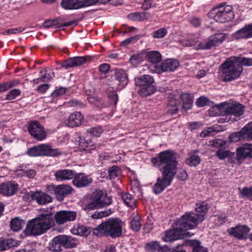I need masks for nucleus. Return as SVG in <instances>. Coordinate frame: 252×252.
<instances>
[{
	"mask_svg": "<svg viewBox=\"0 0 252 252\" xmlns=\"http://www.w3.org/2000/svg\"><path fill=\"white\" fill-rule=\"evenodd\" d=\"M73 231H75L73 232L74 234L81 236L87 237L92 231L93 232V230L90 227L79 224Z\"/></svg>",
	"mask_w": 252,
	"mask_h": 252,
	"instance_id": "473e14b6",
	"label": "nucleus"
},
{
	"mask_svg": "<svg viewBox=\"0 0 252 252\" xmlns=\"http://www.w3.org/2000/svg\"><path fill=\"white\" fill-rule=\"evenodd\" d=\"M27 198L32 201H35L40 205H46L52 202L50 195L42 191H30L27 194Z\"/></svg>",
	"mask_w": 252,
	"mask_h": 252,
	"instance_id": "f8f14e48",
	"label": "nucleus"
},
{
	"mask_svg": "<svg viewBox=\"0 0 252 252\" xmlns=\"http://www.w3.org/2000/svg\"><path fill=\"white\" fill-rule=\"evenodd\" d=\"M84 120L83 116L78 112H75L70 115L66 125L71 127L80 126Z\"/></svg>",
	"mask_w": 252,
	"mask_h": 252,
	"instance_id": "b1692460",
	"label": "nucleus"
},
{
	"mask_svg": "<svg viewBox=\"0 0 252 252\" xmlns=\"http://www.w3.org/2000/svg\"><path fill=\"white\" fill-rule=\"evenodd\" d=\"M180 98L183 102V108L185 110L190 109L192 105V96L189 94H184L181 95Z\"/></svg>",
	"mask_w": 252,
	"mask_h": 252,
	"instance_id": "f704fd0d",
	"label": "nucleus"
},
{
	"mask_svg": "<svg viewBox=\"0 0 252 252\" xmlns=\"http://www.w3.org/2000/svg\"><path fill=\"white\" fill-rule=\"evenodd\" d=\"M156 91V88L153 85L148 86L141 87L138 93L141 96L146 97L154 94Z\"/></svg>",
	"mask_w": 252,
	"mask_h": 252,
	"instance_id": "58836bf2",
	"label": "nucleus"
},
{
	"mask_svg": "<svg viewBox=\"0 0 252 252\" xmlns=\"http://www.w3.org/2000/svg\"><path fill=\"white\" fill-rule=\"evenodd\" d=\"M240 192L242 197H246L252 200V187L250 188H245L239 189Z\"/></svg>",
	"mask_w": 252,
	"mask_h": 252,
	"instance_id": "864d4df0",
	"label": "nucleus"
},
{
	"mask_svg": "<svg viewBox=\"0 0 252 252\" xmlns=\"http://www.w3.org/2000/svg\"><path fill=\"white\" fill-rule=\"evenodd\" d=\"M124 223L119 218H109L103 221L93 231L94 235L99 236H109L112 238L120 237L122 234Z\"/></svg>",
	"mask_w": 252,
	"mask_h": 252,
	"instance_id": "7ed1b4c3",
	"label": "nucleus"
},
{
	"mask_svg": "<svg viewBox=\"0 0 252 252\" xmlns=\"http://www.w3.org/2000/svg\"><path fill=\"white\" fill-rule=\"evenodd\" d=\"M113 212V210L109 209L104 211L95 212L92 215V218L94 219H100L108 216Z\"/></svg>",
	"mask_w": 252,
	"mask_h": 252,
	"instance_id": "49530a36",
	"label": "nucleus"
},
{
	"mask_svg": "<svg viewBox=\"0 0 252 252\" xmlns=\"http://www.w3.org/2000/svg\"><path fill=\"white\" fill-rule=\"evenodd\" d=\"M141 219L138 215L135 216L131 220L130 227L135 231H138L141 228Z\"/></svg>",
	"mask_w": 252,
	"mask_h": 252,
	"instance_id": "79ce46f5",
	"label": "nucleus"
},
{
	"mask_svg": "<svg viewBox=\"0 0 252 252\" xmlns=\"http://www.w3.org/2000/svg\"><path fill=\"white\" fill-rule=\"evenodd\" d=\"M161 248L160 243L157 241H151L147 243L144 249L147 252H159Z\"/></svg>",
	"mask_w": 252,
	"mask_h": 252,
	"instance_id": "72a5a7b5",
	"label": "nucleus"
},
{
	"mask_svg": "<svg viewBox=\"0 0 252 252\" xmlns=\"http://www.w3.org/2000/svg\"><path fill=\"white\" fill-rule=\"evenodd\" d=\"M179 101L175 99L173 96H171L169 98L167 104L168 113L171 115L176 113L179 110Z\"/></svg>",
	"mask_w": 252,
	"mask_h": 252,
	"instance_id": "c756f323",
	"label": "nucleus"
},
{
	"mask_svg": "<svg viewBox=\"0 0 252 252\" xmlns=\"http://www.w3.org/2000/svg\"><path fill=\"white\" fill-rule=\"evenodd\" d=\"M235 60L240 65L252 66V58L242 57H234Z\"/></svg>",
	"mask_w": 252,
	"mask_h": 252,
	"instance_id": "c03bdc74",
	"label": "nucleus"
},
{
	"mask_svg": "<svg viewBox=\"0 0 252 252\" xmlns=\"http://www.w3.org/2000/svg\"><path fill=\"white\" fill-rule=\"evenodd\" d=\"M208 208V205L206 202L199 201L196 204L195 213L186 212L182 217L193 228L204 220Z\"/></svg>",
	"mask_w": 252,
	"mask_h": 252,
	"instance_id": "423d86ee",
	"label": "nucleus"
},
{
	"mask_svg": "<svg viewBox=\"0 0 252 252\" xmlns=\"http://www.w3.org/2000/svg\"><path fill=\"white\" fill-rule=\"evenodd\" d=\"M56 21L55 20H48L43 23V27L46 29L51 28L56 25Z\"/></svg>",
	"mask_w": 252,
	"mask_h": 252,
	"instance_id": "774afa93",
	"label": "nucleus"
},
{
	"mask_svg": "<svg viewBox=\"0 0 252 252\" xmlns=\"http://www.w3.org/2000/svg\"><path fill=\"white\" fill-rule=\"evenodd\" d=\"M147 57L149 62L153 64H156L161 61V55L158 51H153L149 52L147 54Z\"/></svg>",
	"mask_w": 252,
	"mask_h": 252,
	"instance_id": "e433bc0d",
	"label": "nucleus"
},
{
	"mask_svg": "<svg viewBox=\"0 0 252 252\" xmlns=\"http://www.w3.org/2000/svg\"><path fill=\"white\" fill-rule=\"evenodd\" d=\"M21 94V91L18 89H15L10 91L5 97V100H12Z\"/></svg>",
	"mask_w": 252,
	"mask_h": 252,
	"instance_id": "3c124183",
	"label": "nucleus"
},
{
	"mask_svg": "<svg viewBox=\"0 0 252 252\" xmlns=\"http://www.w3.org/2000/svg\"><path fill=\"white\" fill-rule=\"evenodd\" d=\"M225 145V143L219 139L216 140L213 142V145L215 147L220 146L219 149L216 152V156L220 159H223L226 158H231L234 154L228 150H223L222 147Z\"/></svg>",
	"mask_w": 252,
	"mask_h": 252,
	"instance_id": "412c9836",
	"label": "nucleus"
},
{
	"mask_svg": "<svg viewBox=\"0 0 252 252\" xmlns=\"http://www.w3.org/2000/svg\"><path fill=\"white\" fill-rule=\"evenodd\" d=\"M54 223L53 213L50 209L28 220L24 233L26 236H39L50 229Z\"/></svg>",
	"mask_w": 252,
	"mask_h": 252,
	"instance_id": "f03ea898",
	"label": "nucleus"
},
{
	"mask_svg": "<svg viewBox=\"0 0 252 252\" xmlns=\"http://www.w3.org/2000/svg\"><path fill=\"white\" fill-rule=\"evenodd\" d=\"M66 89L65 88H60L58 89L55 90L52 94V96L53 97L60 96L64 94L65 93Z\"/></svg>",
	"mask_w": 252,
	"mask_h": 252,
	"instance_id": "680f3d73",
	"label": "nucleus"
},
{
	"mask_svg": "<svg viewBox=\"0 0 252 252\" xmlns=\"http://www.w3.org/2000/svg\"><path fill=\"white\" fill-rule=\"evenodd\" d=\"M232 10L233 8L230 5L221 6L212 9L209 15L216 22L225 23L234 18V14Z\"/></svg>",
	"mask_w": 252,
	"mask_h": 252,
	"instance_id": "1a4fd4ad",
	"label": "nucleus"
},
{
	"mask_svg": "<svg viewBox=\"0 0 252 252\" xmlns=\"http://www.w3.org/2000/svg\"><path fill=\"white\" fill-rule=\"evenodd\" d=\"M60 238L59 236L54 237L50 246V250L53 252H57L62 250V243L60 242Z\"/></svg>",
	"mask_w": 252,
	"mask_h": 252,
	"instance_id": "ea45409f",
	"label": "nucleus"
},
{
	"mask_svg": "<svg viewBox=\"0 0 252 252\" xmlns=\"http://www.w3.org/2000/svg\"><path fill=\"white\" fill-rule=\"evenodd\" d=\"M179 65L178 60L173 59H167L160 65V70L162 72L173 71L178 68Z\"/></svg>",
	"mask_w": 252,
	"mask_h": 252,
	"instance_id": "4be33fe9",
	"label": "nucleus"
},
{
	"mask_svg": "<svg viewBox=\"0 0 252 252\" xmlns=\"http://www.w3.org/2000/svg\"><path fill=\"white\" fill-rule=\"evenodd\" d=\"M86 61L85 57H75L63 62L62 66L65 68L76 67L84 64Z\"/></svg>",
	"mask_w": 252,
	"mask_h": 252,
	"instance_id": "aec40b11",
	"label": "nucleus"
},
{
	"mask_svg": "<svg viewBox=\"0 0 252 252\" xmlns=\"http://www.w3.org/2000/svg\"><path fill=\"white\" fill-rule=\"evenodd\" d=\"M232 37L235 39H248L251 38L252 36L248 25H245L243 28L233 33Z\"/></svg>",
	"mask_w": 252,
	"mask_h": 252,
	"instance_id": "cd10ccee",
	"label": "nucleus"
},
{
	"mask_svg": "<svg viewBox=\"0 0 252 252\" xmlns=\"http://www.w3.org/2000/svg\"><path fill=\"white\" fill-rule=\"evenodd\" d=\"M112 199L105 190H98L93 193L91 200L88 203L86 209L90 211L107 207L112 204Z\"/></svg>",
	"mask_w": 252,
	"mask_h": 252,
	"instance_id": "0eeeda50",
	"label": "nucleus"
},
{
	"mask_svg": "<svg viewBox=\"0 0 252 252\" xmlns=\"http://www.w3.org/2000/svg\"><path fill=\"white\" fill-rule=\"evenodd\" d=\"M225 35L223 33H218L209 36L207 41L201 42L195 46L196 50H208L220 44L225 39Z\"/></svg>",
	"mask_w": 252,
	"mask_h": 252,
	"instance_id": "9d476101",
	"label": "nucleus"
},
{
	"mask_svg": "<svg viewBox=\"0 0 252 252\" xmlns=\"http://www.w3.org/2000/svg\"><path fill=\"white\" fill-rule=\"evenodd\" d=\"M25 222L18 218L12 219L10 222L11 229L14 231H18L25 225Z\"/></svg>",
	"mask_w": 252,
	"mask_h": 252,
	"instance_id": "4c0bfd02",
	"label": "nucleus"
},
{
	"mask_svg": "<svg viewBox=\"0 0 252 252\" xmlns=\"http://www.w3.org/2000/svg\"><path fill=\"white\" fill-rule=\"evenodd\" d=\"M135 84L141 87L148 86H152L154 79L150 75H143L135 78Z\"/></svg>",
	"mask_w": 252,
	"mask_h": 252,
	"instance_id": "bb28decb",
	"label": "nucleus"
},
{
	"mask_svg": "<svg viewBox=\"0 0 252 252\" xmlns=\"http://www.w3.org/2000/svg\"><path fill=\"white\" fill-rule=\"evenodd\" d=\"M108 172L109 179H115L121 174V170L117 166H113L109 168Z\"/></svg>",
	"mask_w": 252,
	"mask_h": 252,
	"instance_id": "37998d69",
	"label": "nucleus"
},
{
	"mask_svg": "<svg viewBox=\"0 0 252 252\" xmlns=\"http://www.w3.org/2000/svg\"><path fill=\"white\" fill-rule=\"evenodd\" d=\"M243 139L247 140L252 139V122L247 124L242 129Z\"/></svg>",
	"mask_w": 252,
	"mask_h": 252,
	"instance_id": "a19ab883",
	"label": "nucleus"
},
{
	"mask_svg": "<svg viewBox=\"0 0 252 252\" xmlns=\"http://www.w3.org/2000/svg\"><path fill=\"white\" fill-rule=\"evenodd\" d=\"M197 40L194 37L182 39L180 41L181 44L186 47L194 46L195 48L198 44H197Z\"/></svg>",
	"mask_w": 252,
	"mask_h": 252,
	"instance_id": "a18cd8bd",
	"label": "nucleus"
},
{
	"mask_svg": "<svg viewBox=\"0 0 252 252\" xmlns=\"http://www.w3.org/2000/svg\"><path fill=\"white\" fill-rule=\"evenodd\" d=\"M167 34V30L165 28H163L154 32L152 35L153 38H161L164 37Z\"/></svg>",
	"mask_w": 252,
	"mask_h": 252,
	"instance_id": "09e8293b",
	"label": "nucleus"
},
{
	"mask_svg": "<svg viewBox=\"0 0 252 252\" xmlns=\"http://www.w3.org/2000/svg\"><path fill=\"white\" fill-rule=\"evenodd\" d=\"M61 5L65 9H78L82 8L81 0H62Z\"/></svg>",
	"mask_w": 252,
	"mask_h": 252,
	"instance_id": "c85d7f7f",
	"label": "nucleus"
},
{
	"mask_svg": "<svg viewBox=\"0 0 252 252\" xmlns=\"http://www.w3.org/2000/svg\"><path fill=\"white\" fill-rule=\"evenodd\" d=\"M108 99L110 104L112 105H115L118 100V96L115 92L110 93L108 95Z\"/></svg>",
	"mask_w": 252,
	"mask_h": 252,
	"instance_id": "13d9d810",
	"label": "nucleus"
},
{
	"mask_svg": "<svg viewBox=\"0 0 252 252\" xmlns=\"http://www.w3.org/2000/svg\"><path fill=\"white\" fill-rule=\"evenodd\" d=\"M85 145H82V147H84V150L88 152H90L92 150H94L96 148V146L92 144L91 140H87Z\"/></svg>",
	"mask_w": 252,
	"mask_h": 252,
	"instance_id": "bf43d9fd",
	"label": "nucleus"
},
{
	"mask_svg": "<svg viewBox=\"0 0 252 252\" xmlns=\"http://www.w3.org/2000/svg\"><path fill=\"white\" fill-rule=\"evenodd\" d=\"M192 229V227L182 216L181 218L176 220L173 227L165 231L164 235L162 237V240L165 242L174 241L185 236H191L193 234L187 230Z\"/></svg>",
	"mask_w": 252,
	"mask_h": 252,
	"instance_id": "20e7f679",
	"label": "nucleus"
},
{
	"mask_svg": "<svg viewBox=\"0 0 252 252\" xmlns=\"http://www.w3.org/2000/svg\"><path fill=\"white\" fill-rule=\"evenodd\" d=\"M73 178V184L78 188L86 187L92 182V178L83 173L75 174Z\"/></svg>",
	"mask_w": 252,
	"mask_h": 252,
	"instance_id": "a211bd4d",
	"label": "nucleus"
},
{
	"mask_svg": "<svg viewBox=\"0 0 252 252\" xmlns=\"http://www.w3.org/2000/svg\"><path fill=\"white\" fill-rule=\"evenodd\" d=\"M82 7L94 5L96 3V0H81Z\"/></svg>",
	"mask_w": 252,
	"mask_h": 252,
	"instance_id": "0e129e2a",
	"label": "nucleus"
},
{
	"mask_svg": "<svg viewBox=\"0 0 252 252\" xmlns=\"http://www.w3.org/2000/svg\"><path fill=\"white\" fill-rule=\"evenodd\" d=\"M248 157L252 158V145L244 144L237 149L236 159L238 163Z\"/></svg>",
	"mask_w": 252,
	"mask_h": 252,
	"instance_id": "f3484780",
	"label": "nucleus"
},
{
	"mask_svg": "<svg viewBox=\"0 0 252 252\" xmlns=\"http://www.w3.org/2000/svg\"><path fill=\"white\" fill-rule=\"evenodd\" d=\"M115 83L118 86L114 87L116 90L125 87L128 83L127 75L124 70H116L115 73Z\"/></svg>",
	"mask_w": 252,
	"mask_h": 252,
	"instance_id": "dca6fc26",
	"label": "nucleus"
},
{
	"mask_svg": "<svg viewBox=\"0 0 252 252\" xmlns=\"http://www.w3.org/2000/svg\"><path fill=\"white\" fill-rule=\"evenodd\" d=\"M16 85L13 82H6L0 84V93L6 92Z\"/></svg>",
	"mask_w": 252,
	"mask_h": 252,
	"instance_id": "4d7b16f0",
	"label": "nucleus"
},
{
	"mask_svg": "<svg viewBox=\"0 0 252 252\" xmlns=\"http://www.w3.org/2000/svg\"><path fill=\"white\" fill-rule=\"evenodd\" d=\"M149 17V14L146 12H133L127 15L128 19L134 21H140L147 19Z\"/></svg>",
	"mask_w": 252,
	"mask_h": 252,
	"instance_id": "2f4dec72",
	"label": "nucleus"
},
{
	"mask_svg": "<svg viewBox=\"0 0 252 252\" xmlns=\"http://www.w3.org/2000/svg\"><path fill=\"white\" fill-rule=\"evenodd\" d=\"M249 231L250 229L247 226L238 225L230 228L227 232L230 236L239 240H243L247 238Z\"/></svg>",
	"mask_w": 252,
	"mask_h": 252,
	"instance_id": "2eb2a0df",
	"label": "nucleus"
},
{
	"mask_svg": "<svg viewBox=\"0 0 252 252\" xmlns=\"http://www.w3.org/2000/svg\"><path fill=\"white\" fill-rule=\"evenodd\" d=\"M209 100L204 96L199 97L196 101V104L198 107H203L208 104Z\"/></svg>",
	"mask_w": 252,
	"mask_h": 252,
	"instance_id": "052dcab7",
	"label": "nucleus"
},
{
	"mask_svg": "<svg viewBox=\"0 0 252 252\" xmlns=\"http://www.w3.org/2000/svg\"><path fill=\"white\" fill-rule=\"evenodd\" d=\"M26 153L31 157L44 156L56 157L62 154V151L59 149L52 148L50 145L43 144L29 148Z\"/></svg>",
	"mask_w": 252,
	"mask_h": 252,
	"instance_id": "6e6552de",
	"label": "nucleus"
},
{
	"mask_svg": "<svg viewBox=\"0 0 252 252\" xmlns=\"http://www.w3.org/2000/svg\"><path fill=\"white\" fill-rule=\"evenodd\" d=\"M243 71L242 65H239L234 57H231L223 63L219 68V74L225 82L238 78Z\"/></svg>",
	"mask_w": 252,
	"mask_h": 252,
	"instance_id": "39448f33",
	"label": "nucleus"
},
{
	"mask_svg": "<svg viewBox=\"0 0 252 252\" xmlns=\"http://www.w3.org/2000/svg\"><path fill=\"white\" fill-rule=\"evenodd\" d=\"M151 162L161 171L162 175V178L157 179L153 187L154 192L158 194L171 184L176 174L178 161L173 152L166 150L152 158Z\"/></svg>",
	"mask_w": 252,
	"mask_h": 252,
	"instance_id": "f257e3e1",
	"label": "nucleus"
},
{
	"mask_svg": "<svg viewBox=\"0 0 252 252\" xmlns=\"http://www.w3.org/2000/svg\"><path fill=\"white\" fill-rule=\"evenodd\" d=\"M28 131L30 134L38 141H42L46 137L43 127L37 122H32L30 124Z\"/></svg>",
	"mask_w": 252,
	"mask_h": 252,
	"instance_id": "ddd939ff",
	"label": "nucleus"
},
{
	"mask_svg": "<svg viewBox=\"0 0 252 252\" xmlns=\"http://www.w3.org/2000/svg\"><path fill=\"white\" fill-rule=\"evenodd\" d=\"M57 189V186L53 185H48L46 187V191L50 194H54L56 196V190Z\"/></svg>",
	"mask_w": 252,
	"mask_h": 252,
	"instance_id": "338daca9",
	"label": "nucleus"
},
{
	"mask_svg": "<svg viewBox=\"0 0 252 252\" xmlns=\"http://www.w3.org/2000/svg\"><path fill=\"white\" fill-rule=\"evenodd\" d=\"M200 158L197 155H191L187 159L186 163L190 166H196L200 162Z\"/></svg>",
	"mask_w": 252,
	"mask_h": 252,
	"instance_id": "de8ad7c7",
	"label": "nucleus"
},
{
	"mask_svg": "<svg viewBox=\"0 0 252 252\" xmlns=\"http://www.w3.org/2000/svg\"><path fill=\"white\" fill-rule=\"evenodd\" d=\"M77 217V213L71 211H60L57 212L55 216V220L58 224H63L67 221H74Z\"/></svg>",
	"mask_w": 252,
	"mask_h": 252,
	"instance_id": "4468645a",
	"label": "nucleus"
},
{
	"mask_svg": "<svg viewBox=\"0 0 252 252\" xmlns=\"http://www.w3.org/2000/svg\"><path fill=\"white\" fill-rule=\"evenodd\" d=\"M192 252H208L206 248L200 245V243L197 241H194L193 244Z\"/></svg>",
	"mask_w": 252,
	"mask_h": 252,
	"instance_id": "603ef678",
	"label": "nucleus"
},
{
	"mask_svg": "<svg viewBox=\"0 0 252 252\" xmlns=\"http://www.w3.org/2000/svg\"><path fill=\"white\" fill-rule=\"evenodd\" d=\"M87 132L91 135L95 137L99 136L103 132V130L100 126L92 127L87 130Z\"/></svg>",
	"mask_w": 252,
	"mask_h": 252,
	"instance_id": "8fccbe9b",
	"label": "nucleus"
},
{
	"mask_svg": "<svg viewBox=\"0 0 252 252\" xmlns=\"http://www.w3.org/2000/svg\"><path fill=\"white\" fill-rule=\"evenodd\" d=\"M17 188V185L13 182L3 183L0 185V193L4 196H12L15 193Z\"/></svg>",
	"mask_w": 252,
	"mask_h": 252,
	"instance_id": "6ab92c4d",
	"label": "nucleus"
},
{
	"mask_svg": "<svg viewBox=\"0 0 252 252\" xmlns=\"http://www.w3.org/2000/svg\"><path fill=\"white\" fill-rule=\"evenodd\" d=\"M229 138L231 142H237L244 139L241 130L240 132H236L231 134L229 136Z\"/></svg>",
	"mask_w": 252,
	"mask_h": 252,
	"instance_id": "5fc2aeb1",
	"label": "nucleus"
},
{
	"mask_svg": "<svg viewBox=\"0 0 252 252\" xmlns=\"http://www.w3.org/2000/svg\"><path fill=\"white\" fill-rule=\"evenodd\" d=\"M121 197L126 205L132 208L135 207L136 200L131 194L123 192L121 194Z\"/></svg>",
	"mask_w": 252,
	"mask_h": 252,
	"instance_id": "c9c22d12",
	"label": "nucleus"
},
{
	"mask_svg": "<svg viewBox=\"0 0 252 252\" xmlns=\"http://www.w3.org/2000/svg\"><path fill=\"white\" fill-rule=\"evenodd\" d=\"M44 72V74L41 76V78L43 79V82H48L54 77V73L51 70L48 71L47 69H45Z\"/></svg>",
	"mask_w": 252,
	"mask_h": 252,
	"instance_id": "6e6d98bb",
	"label": "nucleus"
},
{
	"mask_svg": "<svg viewBox=\"0 0 252 252\" xmlns=\"http://www.w3.org/2000/svg\"><path fill=\"white\" fill-rule=\"evenodd\" d=\"M24 30V29L22 28H13L7 30L5 33L6 34H16L22 32Z\"/></svg>",
	"mask_w": 252,
	"mask_h": 252,
	"instance_id": "e2e57ef3",
	"label": "nucleus"
},
{
	"mask_svg": "<svg viewBox=\"0 0 252 252\" xmlns=\"http://www.w3.org/2000/svg\"><path fill=\"white\" fill-rule=\"evenodd\" d=\"M222 115L226 117L233 115L236 117H239L244 113V107L240 103L228 104L222 103L219 107Z\"/></svg>",
	"mask_w": 252,
	"mask_h": 252,
	"instance_id": "9b49d317",
	"label": "nucleus"
},
{
	"mask_svg": "<svg viewBox=\"0 0 252 252\" xmlns=\"http://www.w3.org/2000/svg\"><path fill=\"white\" fill-rule=\"evenodd\" d=\"M73 189L67 185H60L57 186L56 190V198L59 201L63 200L65 196L71 193Z\"/></svg>",
	"mask_w": 252,
	"mask_h": 252,
	"instance_id": "5701e85b",
	"label": "nucleus"
},
{
	"mask_svg": "<svg viewBox=\"0 0 252 252\" xmlns=\"http://www.w3.org/2000/svg\"><path fill=\"white\" fill-rule=\"evenodd\" d=\"M20 245V242L13 239L0 240V251H3Z\"/></svg>",
	"mask_w": 252,
	"mask_h": 252,
	"instance_id": "7c9ffc66",
	"label": "nucleus"
},
{
	"mask_svg": "<svg viewBox=\"0 0 252 252\" xmlns=\"http://www.w3.org/2000/svg\"><path fill=\"white\" fill-rule=\"evenodd\" d=\"M188 176L187 173L185 170L181 169L178 171L177 177L180 180L184 181L188 178Z\"/></svg>",
	"mask_w": 252,
	"mask_h": 252,
	"instance_id": "69168bd1",
	"label": "nucleus"
},
{
	"mask_svg": "<svg viewBox=\"0 0 252 252\" xmlns=\"http://www.w3.org/2000/svg\"><path fill=\"white\" fill-rule=\"evenodd\" d=\"M75 172L69 169L59 170L56 171L55 176L57 181L68 180L73 179Z\"/></svg>",
	"mask_w": 252,
	"mask_h": 252,
	"instance_id": "a878e982",
	"label": "nucleus"
},
{
	"mask_svg": "<svg viewBox=\"0 0 252 252\" xmlns=\"http://www.w3.org/2000/svg\"><path fill=\"white\" fill-rule=\"evenodd\" d=\"M62 246L66 249L75 248L79 244L78 240L70 236L59 235Z\"/></svg>",
	"mask_w": 252,
	"mask_h": 252,
	"instance_id": "393cba45",
	"label": "nucleus"
}]
</instances>
